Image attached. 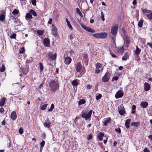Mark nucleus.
I'll use <instances>...</instances> for the list:
<instances>
[{"instance_id":"26","label":"nucleus","mask_w":152,"mask_h":152,"mask_svg":"<svg viewBox=\"0 0 152 152\" xmlns=\"http://www.w3.org/2000/svg\"><path fill=\"white\" fill-rule=\"evenodd\" d=\"M131 124L134 126L137 127L140 125V123L138 122H132Z\"/></svg>"},{"instance_id":"1","label":"nucleus","mask_w":152,"mask_h":152,"mask_svg":"<svg viewBox=\"0 0 152 152\" xmlns=\"http://www.w3.org/2000/svg\"><path fill=\"white\" fill-rule=\"evenodd\" d=\"M49 86L50 91L55 92L59 88V85L58 82L57 80H54L50 81L49 83Z\"/></svg>"},{"instance_id":"47","label":"nucleus","mask_w":152,"mask_h":152,"mask_svg":"<svg viewBox=\"0 0 152 152\" xmlns=\"http://www.w3.org/2000/svg\"><path fill=\"white\" fill-rule=\"evenodd\" d=\"M16 34H13L10 36V38H11L14 39L16 37Z\"/></svg>"},{"instance_id":"13","label":"nucleus","mask_w":152,"mask_h":152,"mask_svg":"<svg viewBox=\"0 0 152 152\" xmlns=\"http://www.w3.org/2000/svg\"><path fill=\"white\" fill-rule=\"evenodd\" d=\"M51 26L53 34L54 35H56L57 33V28L55 26L54 24H52Z\"/></svg>"},{"instance_id":"23","label":"nucleus","mask_w":152,"mask_h":152,"mask_svg":"<svg viewBox=\"0 0 152 152\" xmlns=\"http://www.w3.org/2000/svg\"><path fill=\"white\" fill-rule=\"evenodd\" d=\"M5 101V99L4 98H2L0 101V106H3L4 104Z\"/></svg>"},{"instance_id":"60","label":"nucleus","mask_w":152,"mask_h":152,"mask_svg":"<svg viewBox=\"0 0 152 152\" xmlns=\"http://www.w3.org/2000/svg\"><path fill=\"white\" fill-rule=\"evenodd\" d=\"M147 44L149 45L151 48H152V43H150L149 42L147 43Z\"/></svg>"},{"instance_id":"62","label":"nucleus","mask_w":152,"mask_h":152,"mask_svg":"<svg viewBox=\"0 0 152 152\" xmlns=\"http://www.w3.org/2000/svg\"><path fill=\"white\" fill-rule=\"evenodd\" d=\"M43 86V84H40L39 87V89H41L42 88Z\"/></svg>"},{"instance_id":"58","label":"nucleus","mask_w":152,"mask_h":152,"mask_svg":"<svg viewBox=\"0 0 152 152\" xmlns=\"http://www.w3.org/2000/svg\"><path fill=\"white\" fill-rule=\"evenodd\" d=\"M118 77L117 76H115L113 78V79H114L115 80H118Z\"/></svg>"},{"instance_id":"19","label":"nucleus","mask_w":152,"mask_h":152,"mask_svg":"<svg viewBox=\"0 0 152 152\" xmlns=\"http://www.w3.org/2000/svg\"><path fill=\"white\" fill-rule=\"evenodd\" d=\"M11 117L12 119L13 120H15L16 118L17 115L16 112L14 111L12 113Z\"/></svg>"},{"instance_id":"63","label":"nucleus","mask_w":152,"mask_h":152,"mask_svg":"<svg viewBox=\"0 0 152 152\" xmlns=\"http://www.w3.org/2000/svg\"><path fill=\"white\" fill-rule=\"evenodd\" d=\"M137 4V1L136 0H134L133 1V4L135 5Z\"/></svg>"},{"instance_id":"61","label":"nucleus","mask_w":152,"mask_h":152,"mask_svg":"<svg viewBox=\"0 0 152 152\" xmlns=\"http://www.w3.org/2000/svg\"><path fill=\"white\" fill-rule=\"evenodd\" d=\"M132 110H135L136 109V106L135 105H133L132 107Z\"/></svg>"},{"instance_id":"3","label":"nucleus","mask_w":152,"mask_h":152,"mask_svg":"<svg viewBox=\"0 0 152 152\" xmlns=\"http://www.w3.org/2000/svg\"><path fill=\"white\" fill-rule=\"evenodd\" d=\"M32 15L34 16L37 15V14L35 11L33 10H31L29 12L27 13L26 15L25 18L26 20H28L33 18Z\"/></svg>"},{"instance_id":"33","label":"nucleus","mask_w":152,"mask_h":152,"mask_svg":"<svg viewBox=\"0 0 152 152\" xmlns=\"http://www.w3.org/2000/svg\"><path fill=\"white\" fill-rule=\"evenodd\" d=\"M20 21L17 18H15V22L16 26H18L19 25L18 23H20Z\"/></svg>"},{"instance_id":"54","label":"nucleus","mask_w":152,"mask_h":152,"mask_svg":"<svg viewBox=\"0 0 152 152\" xmlns=\"http://www.w3.org/2000/svg\"><path fill=\"white\" fill-rule=\"evenodd\" d=\"M75 37V36L74 35L72 34L70 35L69 36V38L71 40L73 38H74Z\"/></svg>"},{"instance_id":"56","label":"nucleus","mask_w":152,"mask_h":152,"mask_svg":"<svg viewBox=\"0 0 152 152\" xmlns=\"http://www.w3.org/2000/svg\"><path fill=\"white\" fill-rule=\"evenodd\" d=\"M87 88L88 89H90L92 88V86L90 85H88L87 87Z\"/></svg>"},{"instance_id":"27","label":"nucleus","mask_w":152,"mask_h":152,"mask_svg":"<svg viewBox=\"0 0 152 152\" xmlns=\"http://www.w3.org/2000/svg\"><path fill=\"white\" fill-rule=\"evenodd\" d=\"M86 102V101L84 99H82L80 100L79 102L78 105H81L82 104H84Z\"/></svg>"},{"instance_id":"41","label":"nucleus","mask_w":152,"mask_h":152,"mask_svg":"<svg viewBox=\"0 0 152 152\" xmlns=\"http://www.w3.org/2000/svg\"><path fill=\"white\" fill-rule=\"evenodd\" d=\"M39 69L40 71H41L43 69V66L42 63H40L39 64Z\"/></svg>"},{"instance_id":"7","label":"nucleus","mask_w":152,"mask_h":152,"mask_svg":"<svg viewBox=\"0 0 152 152\" xmlns=\"http://www.w3.org/2000/svg\"><path fill=\"white\" fill-rule=\"evenodd\" d=\"M81 26L86 31L91 33H95V31L92 28L85 26L84 24L82 23L80 24Z\"/></svg>"},{"instance_id":"34","label":"nucleus","mask_w":152,"mask_h":152,"mask_svg":"<svg viewBox=\"0 0 152 152\" xmlns=\"http://www.w3.org/2000/svg\"><path fill=\"white\" fill-rule=\"evenodd\" d=\"M48 105V104H45L41 107V109L42 110H43L46 109Z\"/></svg>"},{"instance_id":"29","label":"nucleus","mask_w":152,"mask_h":152,"mask_svg":"<svg viewBox=\"0 0 152 152\" xmlns=\"http://www.w3.org/2000/svg\"><path fill=\"white\" fill-rule=\"evenodd\" d=\"M129 56L127 54H125L122 58V60L126 61L128 58Z\"/></svg>"},{"instance_id":"9","label":"nucleus","mask_w":152,"mask_h":152,"mask_svg":"<svg viewBox=\"0 0 152 152\" xmlns=\"http://www.w3.org/2000/svg\"><path fill=\"white\" fill-rule=\"evenodd\" d=\"M124 95L123 93L121 90L118 91L117 92L115 95V98L118 99L122 97Z\"/></svg>"},{"instance_id":"32","label":"nucleus","mask_w":152,"mask_h":152,"mask_svg":"<svg viewBox=\"0 0 152 152\" xmlns=\"http://www.w3.org/2000/svg\"><path fill=\"white\" fill-rule=\"evenodd\" d=\"M118 51L119 53H122L124 51V47H120L118 49Z\"/></svg>"},{"instance_id":"20","label":"nucleus","mask_w":152,"mask_h":152,"mask_svg":"<svg viewBox=\"0 0 152 152\" xmlns=\"http://www.w3.org/2000/svg\"><path fill=\"white\" fill-rule=\"evenodd\" d=\"M111 120V119L110 118H107L105 119L104 120V121H103V123L104 126H106L107 124L109 123Z\"/></svg>"},{"instance_id":"42","label":"nucleus","mask_w":152,"mask_h":152,"mask_svg":"<svg viewBox=\"0 0 152 152\" xmlns=\"http://www.w3.org/2000/svg\"><path fill=\"white\" fill-rule=\"evenodd\" d=\"M102 97V95L99 94L98 95L96 96V98L97 100L99 99Z\"/></svg>"},{"instance_id":"40","label":"nucleus","mask_w":152,"mask_h":152,"mask_svg":"<svg viewBox=\"0 0 152 152\" xmlns=\"http://www.w3.org/2000/svg\"><path fill=\"white\" fill-rule=\"evenodd\" d=\"M119 113L121 115H123L125 113V111L123 110H119Z\"/></svg>"},{"instance_id":"48","label":"nucleus","mask_w":152,"mask_h":152,"mask_svg":"<svg viewBox=\"0 0 152 152\" xmlns=\"http://www.w3.org/2000/svg\"><path fill=\"white\" fill-rule=\"evenodd\" d=\"M100 72V70L98 68H96L95 70V73L97 74H98Z\"/></svg>"},{"instance_id":"18","label":"nucleus","mask_w":152,"mask_h":152,"mask_svg":"<svg viewBox=\"0 0 152 152\" xmlns=\"http://www.w3.org/2000/svg\"><path fill=\"white\" fill-rule=\"evenodd\" d=\"M140 105L142 107L146 108L147 107L148 104V102H142L141 103Z\"/></svg>"},{"instance_id":"24","label":"nucleus","mask_w":152,"mask_h":152,"mask_svg":"<svg viewBox=\"0 0 152 152\" xmlns=\"http://www.w3.org/2000/svg\"><path fill=\"white\" fill-rule=\"evenodd\" d=\"M104 135V134L103 133L100 132L98 136V137L99 140H101L102 139Z\"/></svg>"},{"instance_id":"57","label":"nucleus","mask_w":152,"mask_h":152,"mask_svg":"<svg viewBox=\"0 0 152 152\" xmlns=\"http://www.w3.org/2000/svg\"><path fill=\"white\" fill-rule=\"evenodd\" d=\"M102 16H101L102 20L103 21H104V20H105L104 18V15L103 14H102Z\"/></svg>"},{"instance_id":"15","label":"nucleus","mask_w":152,"mask_h":152,"mask_svg":"<svg viewBox=\"0 0 152 152\" xmlns=\"http://www.w3.org/2000/svg\"><path fill=\"white\" fill-rule=\"evenodd\" d=\"M124 44L129 45L130 43L129 38L127 35H125L124 37Z\"/></svg>"},{"instance_id":"50","label":"nucleus","mask_w":152,"mask_h":152,"mask_svg":"<svg viewBox=\"0 0 152 152\" xmlns=\"http://www.w3.org/2000/svg\"><path fill=\"white\" fill-rule=\"evenodd\" d=\"M115 131L116 132H118V133H120L121 132V130L120 128L115 129Z\"/></svg>"},{"instance_id":"53","label":"nucleus","mask_w":152,"mask_h":152,"mask_svg":"<svg viewBox=\"0 0 152 152\" xmlns=\"http://www.w3.org/2000/svg\"><path fill=\"white\" fill-rule=\"evenodd\" d=\"M144 152H150L149 150L147 148H145L143 150Z\"/></svg>"},{"instance_id":"46","label":"nucleus","mask_w":152,"mask_h":152,"mask_svg":"<svg viewBox=\"0 0 152 152\" xmlns=\"http://www.w3.org/2000/svg\"><path fill=\"white\" fill-rule=\"evenodd\" d=\"M36 0H32L31 2L32 4L34 6H36Z\"/></svg>"},{"instance_id":"43","label":"nucleus","mask_w":152,"mask_h":152,"mask_svg":"<svg viewBox=\"0 0 152 152\" xmlns=\"http://www.w3.org/2000/svg\"><path fill=\"white\" fill-rule=\"evenodd\" d=\"M67 25L68 26L69 28L70 29H71V30L73 29V28H72V25L70 24V22H68V23H67Z\"/></svg>"},{"instance_id":"38","label":"nucleus","mask_w":152,"mask_h":152,"mask_svg":"<svg viewBox=\"0 0 152 152\" xmlns=\"http://www.w3.org/2000/svg\"><path fill=\"white\" fill-rule=\"evenodd\" d=\"M37 33L39 35H41L43 34L44 31L42 30H38L37 31Z\"/></svg>"},{"instance_id":"45","label":"nucleus","mask_w":152,"mask_h":152,"mask_svg":"<svg viewBox=\"0 0 152 152\" xmlns=\"http://www.w3.org/2000/svg\"><path fill=\"white\" fill-rule=\"evenodd\" d=\"M24 51V48H22L19 50V53H23Z\"/></svg>"},{"instance_id":"35","label":"nucleus","mask_w":152,"mask_h":152,"mask_svg":"<svg viewBox=\"0 0 152 152\" xmlns=\"http://www.w3.org/2000/svg\"><path fill=\"white\" fill-rule=\"evenodd\" d=\"M54 106L53 104H52L50 108L48 110V111L51 112L54 108Z\"/></svg>"},{"instance_id":"59","label":"nucleus","mask_w":152,"mask_h":152,"mask_svg":"<svg viewBox=\"0 0 152 152\" xmlns=\"http://www.w3.org/2000/svg\"><path fill=\"white\" fill-rule=\"evenodd\" d=\"M4 111V109L2 107L0 109V112L1 113H2Z\"/></svg>"},{"instance_id":"8","label":"nucleus","mask_w":152,"mask_h":152,"mask_svg":"<svg viewBox=\"0 0 152 152\" xmlns=\"http://www.w3.org/2000/svg\"><path fill=\"white\" fill-rule=\"evenodd\" d=\"M110 75L107 72L106 73L102 78V82H106L108 81L110 78Z\"/></svg>"},{"instance_id":"28","label":"nucleus","mask_w":152,"mask_h":152,"mask_svg":"<svg viewBox=\"0 0 152 152\" xmlns=\"http://www.w3.org/2000/svg\"><path fill=\"white\" fill-rule=\"evenodd\" d=\"M92 36L93 37L97 38H100V33H97V34H93L92 35Z\"/></svg>"},{"instance_id":"44","label":"nucleus","mask_w":152,"mask_h":152,"mask_svg":"<svg viewBox=\"0 0 152 152\" xmlns=\"http://www.w3.org/2000/svg\"><path fill=\"white\" fill-rule=\"evenodd\" d=\"M19 133L20 134H22L23 133V129L21 127H20V129H19Z\"/></svg>"},{"instance_id":"52","label":"nucleus","mask_w":152,"mask_h":152,"mask_svg":"<svg viewBox=\"0 0 152 152\" xmlns=\"http://www.w3.org/2000/svg\"><path fill=\"white\" fill-rule=\"evenodd\" d=\"M76 11L79 14H81V12L80 11V10L78 8H76Z\"/></svg>"},{"instance_id":"21","label":"nucleus","mask_w":152,"mask_h":152,"mask_svg":"<svg viewBox=\"0 0 152 152\" xmlns=\"http://www.w3.org/2000/svg\"><path fill=\"white\" fill-rule=\"evenodd\" d=\"M131 119H128L126 120L125 123V125L126 127L127 128H129V124H130V122Z\"/></svg>"},{"instance_id":"25","label":"nucleus","mask_w":152,"mask_h":152,"mask_svg":"<svg viewBox=\"0 0 152 152\" xmlns=\"http://www.w3.org/2000/svg\"><path fill=\"white\" fill-rule=\"evenodd\" d=\"M72 84L73 86H77L78 84L77 80H73L72 81Z\"/></svg>"},{"instance_id":"5","label":"nucleus","mask_w":152,"mask_h":152,"mask_svg":"<svg viewBox=\"0 0 152 152\" xmlns=\"http://www.w3.org/2000/svg\"><path fill=\"white\" fill-rule=\"evenodd\" d=\"M82 65L81 64L78 62L76 65V70L77 72L76 73V75L77 77H80V74H79L78 72H79L82 69Z\"/></svg>"},{"instance_id":"64","label":"nucleus","mask_w":152,"mask_h":152,"mask_svg":"<svg viewBox=\"0 0 152 152\" xmlns=\"http://www.w3.org/2000/svg\"><path fill=\"white\" fill-rule=\"evenodd\" d=\"M149 138L152 141V135L148 136Z\"/></svg>"},{"instance_id":"31","label":"nucleus","mask_w":152,"mask_h":152,"mask_svg":"<svg viewBox=\"0 0 152 152\" xmlns=\"http://www.w3.org/2000/svg\"><path fill=\"white\" fill-rule=\"evenodd\" d=\"M143 23V20H140L138 23V26L140 27H141L142 26Z\"/></svg>"},{"instance_id":"4","label":"nucleus","mask_w":152,"mask_h":152,"mask_svg":"<svg viewBox=\"0 0 152 152\" xmlns=\"http://www.w3.org/2000/svg\"><path fill=\"white\" fill-rule=\"evenodd\" d=\"M142 11L144 14L147 15L148 18L150 19H152V11L143 9L142 10Z\"/></svg>"},{"instance_id":"11","label":"nucleus","mask_w":152,"mask_h":152,"mask_svg":"<svg viewBox=\"0 0 152 152\" xmlns=\"http://www.w3.org/2000/svg\"><path fill=\"white\" fill-rule=\"evenodd\" d=\"M72 61L71 58L69 56L66 57L64 59V62L66 65L69 64Z\"/></svg>"},{"instance_id":"2","label":"nucleus","mask_w":152,"mask_h":152,"mask_svg":"<svg viewBox=\"0 0 152 152\" xmlns=\"http://www.w3.org/2000/svg\"><path fill=\"white\" fill-rule=\"evenodd\" d=\"M92 112V110H91L88 113H87L85 111H83L82 112L81 116L82 118H85L86 120H87L91 117Z\"/></svg>"},{"instance_id":"49","label":"nucleus","mask_w":152,"mask_h":152,"mask_svg":"<svg viewBox=\"0 0 152 152\" xmlns=\"http://www.w3.org/2000/svg\"><path fill=\"white\" fill-rule=\"evenodd\" d=\"M45 144V141L43 140L40 143V145L41 147H43L44 146Z\"/></svg>"},{"instance_id":"39","label":"nucleus","mask_w":152,"mask_h":152,"mask_svg":"<svg viewBox=\"0 0 152 152\" xmlns=\"http://www.w3.org/2000/svg\"><path fill=\"white\" fill-rule=\"evenodd\" d=\"M19 11L16 9H15L12 11V13L14 15L17 14L18 13Z\"/></svg>"},{"instance_id":"22","label":"nucleus","mask_w":152,"mask_h":152,"mask_svg":"<svg viewBox=\"0 0 152 152\" xmlns=\"http://www.w3.org/2000/svg\"><path fill=\"white\" fill-rule=\"evenodd\" d=\"M141 51V49H140L137 46H136V50L135 51V54L137 55L139 54Z\"/></svg>"},{"instance_id":"16","label":"nucleus","mask_w":152,"mask_h":152,"mask_svg":"<svg viewBox=\"0 0 152 152\" xmlns=\"http://www.w3.org/2000/svg\"><path fill=\"white\" fill-rule=\"evenodd\" d=\"M44 126L48 128H49L50 126L51 123L48 119L45 121L43 123Z\"/></svg>"},{"instance_id":"10","label":"nucleus","mask_w":152,"mask_h":152,"mask_svg":"<svg viewBox=\"0 0 152 152\" xmlns=\"http://www.w3.org/2000/svg\"><path fill=\"white\" fill-rule=\"evenodd\" d=\"M47 55L48 56H50L52 60H54L56 57L57 54L56 53H54L53 55L51 52H49L47 53Z\"/></svg>"},{"instance_id":"51","label":"nucleus","mask_w":152,"mask_h":152,"mask_svg":"<svg viewBox=\"0 0 152 152\" xmlns=\"http://www.w3.org/2000/svg\"><path fill=\"white\" fill-rule=\"evenodd\" d=\"M52 19L51 18L49 19V21L48 22V24H51L52 23Z\"/></svg>"},{"instance_id":"37","label":"nucleus","mask_w":152,"mask_h":152,"mask_svg":"<svg viewBox=\"0 0 152 152\" xmlns=\"http://www.w3.org/2000/svg\"><path fill=\"white\" fill-rule=\"evenodd\" d=\"M96 68L99 69L102 66V65L100 63H97L96 64Z\"/></svg>"},{"instance_id":"6","label":"nucleus","mask_w":152,"mask_h":152,"mask_svg":"<svg viewBox=\"0 0 152 152\" xmlns=\"http://www.w3.org/2000/svg\"><path fill=\"white\" fill-rule=\"evenodd\" d=\"M118 25L116 24L113 26L111 29V33L112 34L115 36L117 34Z\"/></svg>"},{"instance_id":"55","label":"nucleus","mask_w":152,"mask_h":152,"mask_svg":"<svg viewBox=\"0 0 152 152\" xmlns=\"http://www.w3.org/2000/svg\"><path fill=\"white\" fill-rule=\"evenodd\" d=\"M92 138V135L89 134L87 137V138L88 140H90Z\"/></svg>"},{"instance_id":"12","label":"nucleus","mask_w":152,"mask_h":152,"mask_svg":"<svg viewBox=\"0 0 152 152\" xmlns=\"http://www.w3.org/2000/svg\"><path fill=\"white\" fill-rule=\"evenodd\" d=\"M144 89L145 91H148L150 90L151 87L150 85L147 83H145L144 85Z\"/></svg>"},{"instance_id":"14","label":"nucleus","mask_w":152,"mask_h":152,"mask_svg":"<svg viewBox=\"0 0 152 152\" xmlns=\"http://www.w3.org/2000/svg\"><path fill=\"white\" fill-rule=\"evenodd\" d=\"M44 45L45 47H49L50 46V41L48 38H45L44 40Z\"/></svg>"},{"instance_id":"36","label":"nucleus","mask_w":152,"mask_h":152,"mask_svg":"<svg viewBox=\"0 0 152 152\" xmlns=\"http://www.w3.org/2000/svg\"><path fill=\"white\" fill-rule=\"evenodd\" d=\"M5 15L4 14H2L0 16V20L3 21L5 19Z\"/></svg>"},{"instance_id":"17","label":"nucleus","mask_w":152,"mask_h":152,"mask_svg":"<svg viewBox=\"0 0 152 152\" xmlns=\"http://www.w3.org/2000/svg\"><path fill=\"white\" fill-rule=\"evenodd\" d=\"M100 38L101 39H104L106 38L107 37V33L105 32L100 33Z\"/></svg>"},{"instance_id":"30","label":"nucleus","mask_w":152,"mask_h":152,"mask_svg":"<svg viewBox=\"0 0 152 152\" xmlns=\"http://www.w3.org/2000/svg\"><path fill=\"white\" fill-rule=\"evenodd\" d=\"M5 67L4 64H2L1 67L0 69V71L1 72H3L5 70Z\"/></svg>"}]
</instances>
